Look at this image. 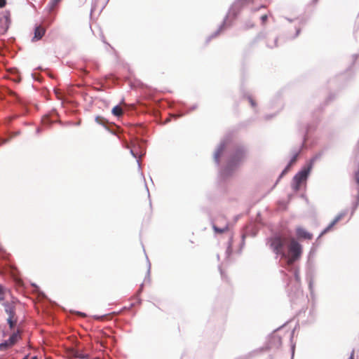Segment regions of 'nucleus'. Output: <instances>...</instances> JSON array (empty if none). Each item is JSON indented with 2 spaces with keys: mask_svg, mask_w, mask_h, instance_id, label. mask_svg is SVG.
Here are the masks:
<instances>
[{
  "mask_svg": "<svg viewBox=\"0 0 359 359\" xmlns=\"http://www.w3.org/2000/svg\"><path fill=\"white\" fill-rule=\"evenodd\" d=\"M289 239L284 235L278 233L268 239L267 244L272 251L277 255L285 258L287 253L285 251V245L288 243Z\"/></svg>",
  "mask_w": 359,
  "mask_h": 359,
  "instance_id": "obj_1",
  "label": "nucleus"
},
{
  "mask_svg": "<svg viewBox=\"0 0 359 359\" xmlns=\"http://www.w3.org/2000/svg\"><path fill=\"white\" fill-rule=\"evenodd\" d=\"M288 243V252L285 258H287V264L292 265L300 258L302 253V247L294 238H290Z\"/></svg>",
  "mask_w": 359,
  "mask_h": 359,
  "instance_id": "obj_2",
  "label": "nucleus"
},
{
  "mask_svg": "<svg viewBox=\"0 0 359 359\" xmlns=\"http://www.w3.org/2000/svg\"><path fill=\"white\" fill-rule=\"evenodd\" d=\"M311 165L303 168L301 171L295 175L293 178V189L299 191L302 184L306 183L308 176L310 173Z\"/></svg>",
  "mask_w": 359,
  "mask_h": 359,
  "instance_id": "obj_3",
  "label": "nucleus"
},
{
  "mask_svg": "<svg viewBox=\"0 0 359 359\" xmlns=\"http://www.w3.org/2000/svg\"><path fill=\"white\" fill-rule=\"evenodd\" d=\"M245 158V152L243 149H237L231 156L228 166L229 168H234L239 165Z\"/></svg>",
  "mask_w": 359,
  "mask_h": 359,
  "instance_id": "obj_4",
  "label": "nucleus"
},
{
  "mask_svg": "<svg viewBox=\"0 0 359 359\" xmlns=\"http://www.w3.org/2000/svg\"><path fill=\"white\" fill-rule=\"evenodd\" d=\"M46 33V28L41 25H36L34 27V36L32 41H36L42 39Z\"/></svg>",
  "mask_w": 359,
  "mask_h": 359,
  "instance_id": "obj_5",
  "label": "nucleus"
},
{
  "mask_svg": "<svg viewBox=\"0 0 359 359\" xmlns=\"http://www.w3.org/2000/svg\"><path fill=\"white\" fill-rule=\"evenodd\" d=\"M296 235L299 239L311 240L313 238L312 233L308 232L305 229L301 226L297 227Z\"/></svg>",
  "mask_w": 359,
  "mask_h": 359,
  "instance_id": "obj_6",
  "label": "nucleus"
},
{
  "mask_svg": "<svg viewBox=\"0 0 359 359\" xmlns=\"http://www.w3.org/2000/svg\"><path fill=\"white\" fill-rule=\"evenodd\" d=\"M344 217V214L343 213L339 214L337 216H336L333 221L323 231V232L321 233V236L330 231L333 228V226L338 222H339Z\"/></svg>",
  "mask_w": 359,
  "mask_h": 359,
  "instance_id": "obj_7",
  "label": "nucleus"
},
{
  "mask_svg": "<svg viewBox=\"0 0 359 359\" xmlns=\"http://www.w3.org/2000/svg\"><path fill=\"white\" fill-rule=\"evenodd\" d=\"M4 306V309H5V312L8 314V318H14L15 316V306L13 304L11 303H9V302H4L3 304Z\"/></svg>",
  "mask_w": 359,
  "mask_h": 359,
  "instance_id": "obj_8",
  "label": "nucleus"
},
{
  "mask_svg": "<svg viewBox=\"0 0 359 359\" xmlns=\"http://www.w3.org/2000/svg\"><path fill=\"white\" fill-rule=\"evenodd\" d=\"M299 151H297V152H295V153L293 154V156H292V158L290 159V162H289L288 165H287L286 166V168L283 170V172H282V173H281L280 176H283V175H284L285 174H286V173L288 172V170L290 169V168H291V167H292V165H293L297 162V158H298V156H299Z\"/></svg>",
  "mask_w": 359,
  "mask_h": 359,
  "instance_id": "obj_9",
  "label": "nucleus"
},
{
  "mask_svg": "<svg viewBox=\"0 0 359 359\" xmlns=\"http://www.w3.org/2000/svg\"><path fill=\"white\" fill-rule=\"evenodd\" d=\"M9 18L8 16H3L0 18V24L2 26V32H6V30L8 29L9 27Z\"/></svg>",
  "mask_w": 359,
  "mask_h": 359,
  "instance_id": "obj_10",
  "label": "nucleus"
},
{
  "mask_svg": "<svg viewBox=\"0 0 359 359\" xmlns=\"http://www.w3.org/2000/svg\"><path fill=\"white\" fill-rule=\"evenodd\" d=\"M73 355L80 359H88L89 358V355L88 353H84L83 351L80 349L73 351Z\"/></svg>",
  "mask_w": 359,
  "mask_h": 359,
  "instance_id": "obj_11",
  "label": "nucleus"
},
{
  "mask_svg": "<svg viewBox=\"0 0 359 359\" xmlns=\"http://www.w3.org/2000/svg\"><path fill=\"white\" fill-rule=\"evenodd\" d=\"M213 229L215 232L222 233L229 230L228 224H225L222 228L218 227L216 224L213 225Z\"/></svg>",
  "mask_w": 359,
  "mask_h": 359,
  "instance_id": "obj_12",
  "label": "nucleus"
},
{
  "mask_svg": "<svg viewBox=\"0 0 359 359\" xmlns=\"http://www.w3.org/2000/svg\"><path fill=\"white\" fill-rule=\"evenodd\" d=\"M123 111L122 108L118 105L115 106L112 109V114L116 116H121L123 115Z\"/></svg>",
  "mask_w": 359,
  "mask_h": 359,
  "instance_id": "obj_13",
  "label": "nucleus"
},
{
  "mask_svg": "<svg viewBox=\"0 0 359 359\" xmlns=\"http://www.w3.org/2000/svg\"><path fill=\"white\" fill-rule=\"evenodd\" d=\"M223 151H224V147H219L217 151H216L215 154V158L217 161V163H219V158L220 156H222V153H223Z\"/></svg>",
  "mask_w": 359,
  "mask_h": 359,
  "instance_id": "obj_14",
  "label": "nucleus"
},
{
  "mask_svg": "<svg viewBox=\"0 0 359 359\" xmlns=\"http://www.w3.org/2000/svg\"><path fill=\"white\" fill-rule=\"evenodd\" d=\"M17 337H18V335L17 334H13L8 339H7L8 342L9 343V344L12 346L13 344H15V343L17 341Z\"/></svg>",
  "mask_w": 359,
  "mask_h": 359,
  "instance_id": "obj_15",
  "label": "nucleus"
},
{
  "mask_svg": "<svg viewBox=\"0 0 359 359\" xmlns=\"http://www.w3.org/2000/svg\"><path fill=\"white\" fill-rule=\"evenodd\" d=\"M254 1V0H237L236 4L240 6H244L249 4H251Z\"/></svg>",
  "mask_w": 359,
  "mask_h": 359,
  "instance_id": "obj_16",
  "label": "nucleus"
},
{
  "mask_svg": "<svg viewBox=\"0 0 359 359\" xmlns=\"http://www.w3.org/2000/svg\"><path fill=\"white\" fill-rule=\"evenodd\" d=\"M11 346L9 344L7 340L0 344V351H5Z\"/></svg>",
  "mask_w": 359,
  "mask_h": 359,
  "instance_id": "obj_17",
  "label": "nucleus"
},
{
  "mask_svg": "<svg viewBox=\"0 0 359 359\" xmlns=\"http://www.w3.org/2000/svg\"><path fill=\"white\" fill-rule=\"evenodd\" d=\"M13 318H8L7 322L11 328H13L15 325V322L13 320Z\"/></svg>",
  "mask_w": 359,
  "mask_h": 359,
  "instance_id": "obj_18",
  "label": "nucleus"
},
{
  "mask_svg": "<svg viewBox=\"0 0 359 359\" xmlns=\"http://www.w3.org/2000/svg\"><path fill=\"white\" fill-rule=\"evenodd\" d=\"M4 299V291L1 286H0V302Z\"/></svg>",
  "mask_w": 359,
  "mask_h": 359,
  "instance_id": "obj_19",
  "label": "nucleus"
},
{
  "mask_svg": "<svg viewBox=\"0 0 359 359\" xmlns=\"http://www.w3.org/2000/svg\"><path fill=\"white\" fill-rule=\"evenodd\" d=\"M60 0H51L50 2L51 7L56 6L60 2Z\"/></svg>",
  "mask_w": 359,
  "mask_h": 359,
  "instance_id": "obj_20",
  "label": "nucleus"
},
{
  "mask_svg": "<svg viewBox=\"0 0 359 359\" xmlns=\"http://www.w3.org/2000/svg\"><path fill=\"white\" fill-rule=\"evenodd\" d=\"M268 19V17L266 15H263L262 17H261V20L262 21L263 23H265L266 22Z\"/></svg>",
  "mask_w": 359,
  "mask_h": 359,
  "instance_id": "obj_21",
  "label": "nucleus"
},
{
  "mask_svg": "<svg viewBox=\"0 0 359 359\" xmlns=\"http://www.w3.org/2000/svg\"><path fill=\"white\" fill-rule=\"evenodd\" d=\"M272 41H273V45H269V48H273V47L276 46V43H277V40H276V39H273V40H272Z\"/></svg>",
  "mask_w": 359,
  "mask_h": 359,
  "instance_id": "obj_22",
  "label": "nucleus"
},
{
  "mask_svg": "<svg viewBox=\"0 0 359 359\" xmlns=\"http://www.w3.org/2000/svg\"><path fill=\"white\" fill-rule=\"evenodd\" d=\"M6 0H0V8H3L6 6Z\"/></svg>",
  "mask_w": 359,
  "mask_h": 359,
  "instance_id": "obj_23",
  "label": "nucleus"
},
{
  "mask_svg": "<svg viewBox=\"0 0 359 359\" xmlns=\"http://www.w3.org/2000/svg\"><path fill=\"white\" fill-rule=\"evenodd\" d=\"M104 316H105V315L102 316H94L93 318L96 320H99V319H102Z\"/></svg>",
  "mask_w": 359,
  "mask_h": 359,
  "instance_id": "obj_24",
  "label": "nucleus"
},
{
  "mask_svg": "<svg viewBox=\"0 0 359 359\" xmlns=\"http://www.w3.org/2000/svg\"><path fill=\"white\" fill-rule=\"evenodd\" d=\"M355 178H356L357 183L359 184V173H358V174L356 175Z\"/></svg>",
  "mask_w": 359,
  "mask_h": 359,
  "instance_id": "obj_25",
  "label": "nucleus"
},
{
  "mask_svg": "<svg viewBox=\"0 0 359 359\" xmlns=\"http://www.w3.org/2000/svg\"><path fill=\"white\" fill-rule=\"evenodd\" d=\"M7 142H8V140H4L1 143L4 144V143H6Z\"/></svg>",
  "mask_w": 359,
  "mask_h": 359,
  "instance_id": "obj_26",
  "label": "nucleus"
},
{
  "mask_svg": "<svg viewBox=\"0 0 359 359\" xmlns=\"http://www.w3.org/2000/svg\"><path fill=\"white\" fill-rule=\"evenodd\" d=\"M41 132V129L40 128H37L36 129V133H39Z\"/></svg>",
  "mask_w": 359,
  "mask_h": 359,
  "instance_id": "obj_27",
  "label": "nucleus"
},
{
  "mask_svg": "<svg viewBox=\"0 0 359 359\" xmlns=\"http://www.w3.org/2000/svg\"><path fill=\"white\" fill-rule=\"evenodd\" d=\"M31 359H38L36 356L32 357Z\"/></svg>",
  "mask_w": 359,
  "mask_h": 359,
  "instance_id": "obj_28",
  "label": "nucleus"
},
{
  "mask_svg": "<svg viewBox=\"0 0 359 359\" xmlns=\"http://www.w3.org/2000/svg\"><path fill=\"white\" fill-rule=\"evenodd\" d=\"M251 104H252V106L255 105V103H254V102L252 100H251Z\"/></svg>",
  "mask_w": 359,
  "mask_h": 359,
  "instance_id": "obj_29",
  "label": "nucleus"
},
{
  "mask_svg": "<svg viewBox=\"0 0 359 359\" xmlns=\"http://www.w3.org/2000/svg\"><path fill=\"white\" fill-rule=\"evenodd\" d=\"M23 359H28V356L27 355L25 356Z\"/></svg>",
  "mask_w": 359,
  "mask_h": 359,
  "instance_id": "obj_30",
  "label": "nucleus"
},
{
  "mask_svg": "<svg viewBox=\"0 0 359 359\" xmlns=\"http://www.w3.org/2000/svg\"><path fill=\"white\" fill-rule=\"evenodd\" d=\"M353 353H352V355L351 356V359L353 358Z\"/></svg>",
  "mask_w": 359,
  "mask_h": 359,
  "instance_id": "obj_31",
  "label": "nucleus"
}]
</instances>
